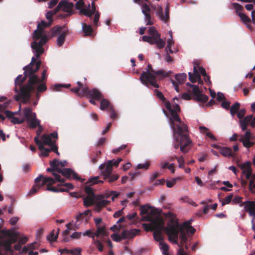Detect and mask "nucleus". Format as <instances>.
I'll list each match as a JSON object with an SVG mask.
<instances>
[{
	"mask_svg": "<svg viewBox=\"0 0 255 255\" xmlns=\"http://www.w3.org/2000/svg\"><path fill=\"white\" fill-rule=\"evenodd\" d=\"M41 64L40 60L37 61L35 57H32L31 62L23 68L24 76L19 75L15 80L14 91L15 93L19 92L17 89L19 86L25 102H29L31 93L35 92L36 84L39 82V79L35 73L39 70Z\"/></svg>",
	"mask_w": 255,
	"mask_h": 255,
	"instance_id": "f257e3e1",
	"label": "nucleus"
},
{
	"mask_svg": "<svg viewBox=\"0 0 255 255\" xmlns=\"http://www.w3.org/2000/svg\"><path fill=\"white\" fill-rule=\"evenodd\" d=\"M167 108L170 110V114L167 116L169 124L173 132L174 140V147L178 149L179 147L183 153H187L190 149L192 141L189 136L187 126L183 122L179 116L175 111H172L170 108L169 103H167Z\"/></svg>",
	"mask_w": 255,
	"mask_h": 255,
	"instance_id": "f03ea898",
	"label": "nucleus"
},
{
	"mask_svg": "<svg viewBox=\"0 0 255 255\" xmlns=\"http://www.w3.org/2000/svg\"><path fill=\"white\" fill-rule=\"evenodd\" d=\"M171 73H172L171 71L167 72L163 70L155 71L153 69L151 65L149 64L147 66V71H144L141 73L140 80L147 87L150 85L155 88H158L159 86L156 83V76H158L159 80H162L168 77Z\"/></svg>",
	"mask_w": 255,
	"mask_h": 255,
	"instance_id": "7ed1b4c3",
	"label": "nucleus"
},
{
	"mask_svg": "<svg viewBox=\"0 0 255 255\" xmlns=\"http://www.w3.org/2000/svg\"><path fill=\"white\" fill-rule=\"evenodd\" d=\"M55 183V180L53 178L48 177H46L40 174L35 179V185H34L29 192L28 195L31 196L34 193H36L39 189L45 185H47L46 190L53 192H59V191H63L65 190L62 188H57L55 186H52Z\"/></svg>",
	"mask_w": 255,
	"mask_h": 255,
	"instance_id": "20e7f679",
	"label": "nucleus"
},
{
	"mask_svg": "<svg viewBox=\"0 0 255 255\" xmlns=\"http://www.w3.org/2000/svg\"><path fill=\"white\" fill-rule=\"evenodd\" d=\"M164 215L166 218L170 219L167 223V227L164 228L169 240L175 244H178L179 224L176 218V216L171 212L165 213Z\"/></svg>",
	"mask_w": 255,
	"mask_h": 255,
	"instance_id": "39448f33",
	"label": "nucleus"
},
{
	"mask_svg": "<svg viewBox=\"0 0 255 255\" xmlns=\"http://www.w3.org/2000/svg\"><path fill=\"white\" fill-rule=\"evenodd\" d=\"M111 162V161H110L108 164H106L105 163H103L99 167L104 179L110 183L116 181L120 177L119 175L118 174H112L113 169H112Z\"/></svg>",
	"mask_w": 255,
	"mask_h": 255,
	"instance_id": "423d86ee",
	"label": "nucleus"
},
{
	"mask_svg": "<svg viewBox=\"0 0 255 255\" xmlns=\"http://www.w3.org/2000/svg\"><path fill=\"white\" fill-rule=\"evenodd\" d=\"M51 36L54 37L58 34H60L57 37V44L58 46H61L65 41L66 35L69 34V30L66 25L62 26H55L51 29Z\"/></svg>",
	"mask_w": 255,
	"mask_h": 255,
	"instance_id": "0eeeda50",
	"label": "nucleus"
},
{
	"mask_svg": "<svg viewBox=\"0 0 255 255\" xmlns=\"http://www.w3.org/2000/svg\"><path fill=\"white\" fill-rule=\"evenodd\" d=\"M23 113L30 128L34 129L40 124V121L36 118L35 113L32 112V108L25 107L23 109Z\"/></svg>",
	"mask_w": 255,
	"mask_h": 255,
	"instance_id": "6e6552de",
	"label": "nucleus"
},
{
	"mask_svg": "<svg viewBox=\"0 0 255 255\" xmlns=\"http://www.w3.org/2000/svg\"><path fill=\"white\" fill-rule=\"evenodd\" d=\"M154 94L162 102H164L165 103V107H166L167 110L168 111V112H167L164 109H163V112L164 114H165V115L166 116L167 118V116L170 115V114L171 113L170 112V110H168V108L166 107L167 106L166 105H167V103H169L170 109L172 111H173V112L175 111L176 114L179 115V113L181 111L180 108V106H179V105H178L177 104L175 103V104H173L172 106H171L170 102L169 101H167L166 100V98H165V97L164 96L163 94L160 91H159V90H158L157 89L154 90Z\"/></svg>",
	"mask_w": 255,
	"mask_h": 255,
	"instance_id": "1a4fd4ad",
	"label": "nucleus"
},
{
	"mask_svg": "<svg viewBox=\"0 0 255 255\" xmlns=\"http://www.w3.org/2000/svg\"><path fill=\"white\" fill-rule=\"evenodd\" d=\"M40 39L38 42L37 40L33 41L31 43V47L35 52L36 59L39 58L40 55L44 52L43 46L46 43L48 40V37L45 34H42L39 38Z\"/></svg>",
	"mask_w": 255,
	"mask_h": 255,
	"instance_id": "9d476101",
	"label": "nucleus"
},
{
	"mask_svg": "<svg viewBox=\"0 0 255 255\" xmlns=\"http://www.w3.org/2000/svg\"><path fill=\"white\" fill-rule=\"evenodd\" d=\"M151 8L156 11V15L162 21L167 23L169 19V5L167 4L164 9V13L163 12V8L161 5H152Z\"/></svg>",
	"mask_w": 255,
	"mask_h": 255,
	"instance_id": "9b49d317",
	"label": "nucleus"
},
{
	"mask_svg": "<svg viewBox=\"0 0 255 255\" xmlns=\"http://www.w3.org/2000/svg\"><path fill=\"white\" fill-rule=\"evenodd\" d=\"M81 95H84L88 98L95 99L97 101L101 100L103 97L102 93L98 89L93 88L90 90L87 86L82 89Z\"/></svg>",
	"mask_w": 255,
	"mask_h": 255,
	"instance_id": "f8f14e48",
	"label": "nucleus"
},
{
	"mask_svg": "<svg viewBox=\"0 0 255 255\" xmlns=\"http://www.w3.org/2000/svg\"><path fill=\"white\" fill-rule=\"evenodd\" d=\"M57 164L58 160L56 159H54L50 162V167L47 168L46 171L48 172H51L52 174L55 177V179H53L55 180V182H65V179L62 178L61 176L58 174L59 167H57Z\"/></svg>",
	"mask_w": 255,
	"mask_h": 255,
	"instance_id": "ddd939ff",
	"label": "nucleus"
},
{
	"mask_svg": "<svg viewBox=\"0 0 255 255\" xmlns=\"http://www.w3.org/2000/svg\"><path fill=\"white\" fill-rule=\"evenodd\" d=\"M51 24V21L47 22L44 20H42L40 23L38 24L37 29L34 30L33 38L34 40H39L41 36V35L44 32V28L50 26Z\"/></svg>",
	"mask_w": 255,
	"mask_h": 255,
	"instance_id": "4468645a",
	"label": "nucleus"
},
{
	"mask_svg": "<svg viewBox=\"0 0 255 255\" xmlns=\"http://www.w3.org/2000/svg\"><path fill=\"white\" fill-rule=\"evenodd\" d=\"M59 173H61L64 177L68 179L73 178L77 180H80L78 175L71 168L60 169L59 168L58 174H59Z\"/></svg>",
	"mask_w": 255,
	"mask_h": 255,
	"instance_id": "2eb2a0df",
	"label": "nucleus"
},
{
	"mask_svg": "<svg viewBox=\"0 0 255 255\" xmlns=\"http://www.w3.org/2000/svg\"><path fill=\"white\" fill-rule=\"evenodd\" d=\"M212 146L219 149L220 153L225 157H234L235 156V154L233 152L232 149L230 147H222L216 144H212Z\"/></svg>",
	"mask_w": 255,
	"mask_h": 255,
	"instance_id": "dca6fc26",
	"label": "nucleus"
},
{
	"mask_svg": "<svg viewBox=\"0 0 255 255\" xmlns=\"http://www.w3.org/2000/svg\"><path fill=\"white\" fill-rule=\"evenodd\" d=\"M244 205L246 212H248L250 216H255V202L253 201H246L242 203L240 206Z\"/></svg>",
	"mask_w": 255,
	"mask_h": 255,
	"instance_id": "f3484780",
	"label": "nucleus"
},
{
	"mask_svg": "<svg viewBox=\"0 0 255 255\" xmlns=\"http://www.w3.org/2000/svg\"><path fill=\"white\" fill-rule=\"evenodd\" d=\"M250 162H246L243 164H238V166L242 170V173L246 175L247 179H250L252 176V170Z\"/></svg>",
	"mask_w": 255,
	"mask_h": 255,
	"instance_id": "a211bd4d",
	"label": "nucleus"
},
{
	"mask_svg": "<svg viewBox=\"0 0 255 255\" xmlns=\"http://www.w3.org/2000/svg\"><path fill=\"white\" fill-rule=\"evenodd\" d=\"M73 7V4L72 3H68L66 1H61L58 5L57 6V9L59 11L60 9H62L63 11L70 13V15L72 13V8Z\"/></svg>",
	"mask_w": 255,
	"mask_h": 255,
	"instance_id": "6ab92c4d",
	"label": "nucleus"
},
{
	"mask_svg": "<svg viewBox=\"0 0 255 255\" xmlns=\"http://www.w3.org/2000/svg\"><path fill=\"white\" fill-rule=\"evenodd\" d=\"M140 231L137 229H132L130 230H123L121 234V237L122 239H130L134 238L136 235L139 233Z\"/></svg>",
	"mask_w": 255,
	"mask_h": 255,
	"instance_id": "aec40b11",
	"label": "nucleus"
},
{
	"mask_svg": "<svg viewBox=\"0 0 255 255\" xmlns=\"http://www.w3.org/2000/svg\"><path fill=\"white\" fill-rule=\"evenodd\" d=\"M202 93V91L198 88L197 94L192 95L195 96V98H194V100L197 102L205 103L208 101L209 98L207 95L203 94Z\"/></svg>",
	"mask_w": 255,
	"mask_h": 255,
	"instance_id": "412c9836",
	"label": "nucleus"
},
{
	"mask_svg": "<svg viewBox=\"0 0 255 255\" xmlns=\"http://www.w3.org/2000/svg\"><path fill=\"white\" fill-rule=\"evenodd\" d=\"M110 201L106 200H102L98 201L96 204L95 210L97 212H99L101 211L103 207H106L109 205Z\"/></svg>",
	"mask_w": 255,
	"mask_h": 255,
	"instance_id": "4be33fe9",
	"label": "nucleus"
},
{
	"mask_svg": "<svg viewBox=\"0 0 255 255\" xmlns=\"http://www.w3.org/2000/svg\"><path fill=\"white\" fill-rule=\"evenodd\" d=\"M40 246V244L34 242L31 244H29L27 246H24L22 250L21 253H26L28 250H33L37 249Z\"/></svg>",
	"mask_w": 255,
	"mask_h": 255,
	"instance_id": "5701e85b",
	"label": "nucleus"
},
{
	"mask_svg": "<svg viewBox=\"0 0 255 255\" xmlns=\"http://www.w3.org/2000/svg\"><path fill=\"white\" fill-rule=\"evenodd\" d=\"M78 87L76 88H73L71 89V91L77 94L78 96L83 97L84 95H81L82 92V89L85 88V86H84L83 84H82L80 82H77Z\"/></svg>",
	"mask_w": 255,
	"mask_h": 255,
	"instance_id": "b1692460",
	"label": "nucleus"
},
{
	"mask_svg": "<svg viewBox=\"0 0 255 255\" xmlns=\"http://www.w3.org/2000/svg\"><path fill=\"white\" fill-rule=\"evenodd\" d=\"M82 30L86 36H90L93 31V29L90 25H88L85 23H82Z\"/></svg>",
	"mask_w": 255,
	"mask_h": 255,
	"instance_id": "393cba45",
	"label": "nucleus"
},
{
	"mask_svg": "<svg viewBox=\"0 0 255 255\" xmlns=\"http://www.w3.org/2000/svg\"><path fill=\"white\" fill-rule=\"evenodd\" d=\"M110 107H113V106L111 104L109 100L106 99H103L101 100L100 106L101 110L104 111L108 109L109 111Z\"/></svg>",
	"mask_w": 255,
	"mask_h": 255,
	"instance_id": "a878e982",
	"label": "nucleus"
},
{
	"mask_svg": "<svg viewBox=\"0 0 255 255\" xmlns=\"http://www.w3.org/2000/svg\"><path fill=\"white\" fill-rule=\"evenodd\" d=\"M178 231L180 233L179 237L181 240V245L183 246L187 241V233L183 229H179V226H178Z\"/></svg>",
	"mask_w": 255,
	"mask_h": 255,
	"instance_id": "bb28decb",
	"label": "nucleus"
},
{
	"mask_svg": "<svg viewBox=\"0 0 255 255\" xmlns=\"http://www.w3.org/2000/svg\"><path fill=\"white\" fill-rule=\"evenodd\" d=\"M41 139L42 140V142L45 145H47L48 146L52 145V144L54 143L51 138L50 136L48 134H44L41 137Z\"/></svg>",
	"mask_w": 255,
	"mask_h": 255,
	"instance_id": "cd10ccee",
	"label": "nucleus"
},
{
	"mask_svg": "<svg viewBox=\"0 0 255 255\" xmlns=\"http://www.w3.org/2000/svg\"><path fill=\"white\" fill-rule=\"evenodd\" d=\"M240 103L238 102H236L231 107V108L229 109L230 111V114L232 117L235 116V115L237 114V112L240 109Z\"/></svg>",
	"mask_w": 255,
	"mask_h": 255,
	"instance_id": "c85d7f7f",
	"label": "nucleus"
},
{
	"mask_svg": "<svg viewBox=\"0 0 255 255\" xmlns=\"http://www.w3.org/2000/svg\"><path fill=\"white\" fill-rule=\"evenodd\" d=\"M61 183L57 185V187H55L57 188H62L65 190L63 192H65L68 190V189H72L74 188V186L71 183H64L60 182Z\"/></svg>",
	"mask_w": 255,
	"mask_h": 255,
	"instance_id": "c756f323",
	"label": "nucleus"
},
{
	"mask_svg": "<svg viewBox=\"0 0 255 255\" xmlns=\"http://www.w3.org/2000/svg\"><path fill=\"white\" fill-rule=\"evenodd\" d=\"M106 235V228L105 226H98L97 227V231L95 233V236L97 237H100V236H105Z\"/></svg>",
	"mask_w": 255,
	"mask_h": 255,
	"instance_id": "7c9ffc66",
	"label": "nucleus"
},
{
	"mask_svg": "<svg viewBox=\"0 0 255 255\" xmlns=\"http://www.w3.org/2000/svg\"><path fill=\"white\" fill-rule=\"evenodd\" d=\"M142 13L144 15V20L146 22L147 25H151L153 24V22L151 20V16L150 12H146L144 10H142Z\"/></svg>",
	"mask_w": 255,
	"mask_h": 255,
	"instance_id": "2f4dec72",
	"label": "nucleus"
},
{
	"mask_svg": "<svg viewBox=\"0 0 255 255\" xmlns=\"http://www.w3.org/2000/svg\"><path fill=\"white\" fill-rule=\"evenodd\" d=\"M36 89L38 93H43L47 90V86L45 83L40 82L36 84Z\"/></svg>",
	"mask_w": 255,
	"mask_h": 255,
	"instance_id": "473e14b6",
	"label": "nucleus"
},
{
	"mask_svg": "<svg viewBox=\"0 0 255 255\" xmlns=\"http://www.w3.org/2000/svg\"><path fill=\"white\" fill-rule=\"evenodd\" d=\"M175 78L178 82L181 84L185 82L187 75L185 73L177 74L175 75Z\"/></svg>",
	"mask_w": 255,
	"mask_h": 255,
	"instance_id": "72a5a7b5",
	"label": "nucleus"
},
{
	"mask_svg": "<svg viewBox=\"0 0 255 255\" xmlns=\"http://www.w3.org/2000/svg\"><path fill=\"white\" fill-rule=\"evenodd\" d=\"M239 141L243 143V145L246 148H250L253 145V142L250 140H244L243 135H241Z\"/></svg>",
	"mask_w": 255,
	"mask_h": 255,
	"instance_id": "f704fd0d",
	"label": "nucleus"
},
{
	"mask_svg": "<svg viewBox=\"0 0 255 255\" xmlns=\"http://www.w3.org/2000/svg\"><path fill=\"white\" fill-rule=\"evenodd\" d=\"M71 86V85L68 84H56L52 86L51 89L54 91H61V88H69Z\"/></svg>",
	"mask_w": 255,
	"mask_h": 255,
	"instance_id": "c9c22d12",
	"label": "nucleus"
},
{
	"mask_svg": "<svg viewBox=\"0 0 255 255\" xmlns=\"http://www.w3.org/2000/svg\"><path fill=\"white\" fill-rule=\"evenodd\" d=\"M94 197L87 196L84 199V205L86 207L90 206L94 204Z\"/></svg>",
	"mask_w": 255,
	"mask_h": 255,
	"instance_id": "e433bc0d",
	"label": "nucleus"
},
{
	"mask_svg": "<svg viewBox=\"0 0 255 255\" xmlns=\"http://www.w3.org/2000/svg\"><path fill=\"white\" fill-rule=\"evenodd\" d=\"M148 34L152 37H156L159 38L160 37V34L158 32L155 28L153 26L150 27L148 29Z\"/></svg>",
	"mask_w": 255,
	"mask_h": 255,
	"instance_id": "4c0bfd02",
	"label": "nucleus"
},
{
	"mask_svg": "<svg viewBox=\"0 0 255 255\" xmlns=\"http://www.w3.org/2000/svg\"><path fill=\"white\" fill-rule=\"evenodd\" d=\"M80 12L81 13H82L90 18H91L93 15V12H91L90 5H89L88 7L87 8L81 9Z\"/></svg>",
	"mask_w": 255,
	"mask_h": 255,
	"instance_id": "58836bf2",
	"label": "nucleus"
},
{
	"mask_svg": "<svg viewBox=\"0 0 255 255\" xmlns=\"http://www.w3.org/2000/svg\"><path fill=\"white\" fill-rule=\"evenodd\" d=\"M87 182L88 183H91L93 185V184H98V183L102 184V183H104V181L103 180H99V176H95V177H93L90 178L88 180Z\"/></svg>",
	"mask_w": 255,
	"mask_h": 255,
	"instance_id": "ea45409f",
	"label": "nucleus"
},
{
	"mask_svg": "<svg viewBox=\"0 0 255 255\" xmlns=\"http://www.w3.org/2000/svg\"><path fill=\"white\" fill-rule=\"evenodd\" d=\"M58 11V10L57 9V7L54 10L48 11L46 14V18L49 20V21H51V22H52V18L53 15L55 14Z\"/></svg>",
	"mask_w": 255,
	"mask_h": 255,
	"instance_id": "a19ab883",
	"label": "nucleus"
},
{
	"mask_svg": "<svg viewBox=\"0 0 255 255\" xmlns=\"http://www.w3.org/2000/svg\"><path fill=\"white\" fill-rule=\"evenodd\" d=\"M34 141L35 143L38 146V149L40 151H42L45 149V147L44 146V144L43 142L39 139V137L38 136H35L34 137Z\"/></svg>",
	"mask_w": 255,
	"mask_h": 255,
	"instance_id": "79ce46f5",
	"label": "nucleus"
},
{
	"mask_svg": "<svg viewBox=\"0 0 255 255\" xmlns=\"http://www.w3.org/2000/svg\"><path fill=\"white\" fill-rule=\"evenodd\" d=\"M151 208L150 206L147 205H142L140 207V214L144 215L147 214L149 213V209Z\"/></svg>",
	"mask_w": 255,
	"mask_h": 255,
	"instance_id": "37998d69",
	"label": "nucleus"
},
{
	"mask_svg": "<svg viewBox=\"0 0 255 255\" xmlns=\"http://www.w3.org/2000/svg\"><path fill=\"white\" fill-rule=\"evenodd\" d=\"M160 249L163 250V254L164 255H168V251L169 249L168 246L166 244L163 243V242H161L160 243Z\"/></svg>",
	"mask_w": 255,
	"mask_h": 255,
	"instance_id": "c03bdc74",
	"label": "nucleus"
},
{
	"mask_svg": "<svg viewBox=\"0 0 255 255\" xmlns=\"http://www.w3.org/2000/svg\"><path fill=\"white\" fill-rule=\"evenodd\" d=\"M59 230L58 229L57 232L56 233V234L55 235L54 233V231H53L49 235V236L47 237L48 240L52 242L55 241L57 238H58V235L59 234Z\"/></svg>",
	"mask_w": 255,
	"mask_h": 255,
	"instance_id": "a18cd8bd",
	"label": "nucleus"
},
{
	"mask_svg": "<svg viewBox=\"0 0 255 255\" xmlns=\"http://www.w3.org/2000/svg\"><path fill=\"white\" fill-rule=\"evenodd\" d=\"M155 44H156L158 48L161 49L164 47L165 42L159 37V38H157V39L156 40V42Z\"/></svg>",
	"mask_w": 255,
	"mask_h": 255,
	"instance_id": "49530a36",
	"label": "nucleus"
},
{
	"mask_svg": "<svg viewBox=\"0 0 255 255\" xmlns=\"http://www.w3.org/2000/svg\"><path fill=\"white\" fill-rule=\"evenodd\" d=\"M194 64H195V65H194V68H193V72L194 73V74L197 77V81L198 80L199 84L202 85L203 84V81L201 79L200 75L198 73V71L196 66L195 65V63H194Z\"/></svg>",
	"mask_w": 255,
	"mask_h": 255,
	"instance_id": "de8ad7c7",
	"label": "nucleus"
},
{
	"mask_svg": "<svg viewBox=\"0 0 255 255\" xmlns=\"http://www.w3.org/2000/svg\"><path fill=\"white\" fill-rule=\"evenodd\" d=\"M154 239L160 243L162 242L163 239L161 236V233L160 231L155 232L153 233Z\"/></svg>",
	"mask_w": 255,
	"mask_h": 255,
	"instance_id": "09e8293b",
	"label": "nucleus"
},
{
	"mask_svg": "<svg viewBox=\"0 0 255 255\" xmlns=\"http://www.w3.org/2000/svg\"><path fill=\"white\" fill-rule=\"evenodd\" d=\"M233 197V195L232 194L226 197L222 202V206H224L226 204H229L231 202Z\"/></svg>",
	"mask_w": 255,
	"mask_h": 255,
	"instance_id": "8fccbe9b",
	"label": "nucleus"
},
{
	"mask_svg": "<svg viewBox=\"0 0 255 255\" xmlns=\"http://www.w3.org/2000/svg\"><path fill=\"white\" fill-rule=\"evenodd\" d=\"M3 246L5 250L8 253H13V251L11 249V245L10 243L6 242V241L3 243Z\"/></svg>",
	"mask_w": 255,
	"mask_h": 255,
	"instance_id": "3c124183",
	"label": "nucleus"
},
{
	"mask_svg": "<svg viewBox=\"0 0 255 255\" xmlns=\"http://www.w3.org/2000/svg\"><path fill=\"white\" fill-rule=\"evenodd\" d=\"M238 15L240 17L242 20L244 22L247 23L251 22V19L246 14L241 12H239Z\"/></svg>",
	"mask_w": 255,
	"mask_h": 255,
	"instance_id": "603ef678",
	"label": "nucleus"
},
{
	"mask_svg": "<svg viewBox=\"0 0 255 255\" xmlns=\"http://www.w3.org/2000/svg\"><path fill=\"white\" fill-rule=\"evenodd\" d=\"M25 121L24 118L19 119L17 117H13L12 119H11V122L13 124H20L23 123Z\"/></svg>",
	"mask_w": 255,
	"mask_h": 255,
	"instance_id": "864d4df0",
	"label": "nucleus"
},
{
	"mask_svg": "<svg viewBox=\"0 0 255 255\" xmlns=\"http://www.w3.org/2000/svg\"><path fill=\"white\" fill-rule=\"evenodd\" d=\"M123 161V159L122 158H118L117 160H114V159L113 160H109L108 161L107 163H106V164H108L109 162L110 161H111V164H112V169H113V166H116L117 167L119 163L122 161Z\"/></svg>",
	"mask_w": 255,
	"mask_h": 255,
	"instance_id": "5fc2aeb1",
	"label": "nucleus"
},
{
	"mask_svg": "<svg viewBox=\"0 0 255 255\" xmlns=\"http://www.w3.org/2000/svg\"><path fill=\"white\" fill-rule=\"evenodd\" d=\"M85 191L88 194V196L95 197V194L94 193L93 190L89 186H86V187L85 188Z\"/></svg>",
	"mask_w": 255,
	"mask_h": 255,
	"instance_id": "6e6d98bb",
	"label": "nucleus"
},
{
	"mask_svg": "<svg viewBox=\"0 0 255 255\" xmlns=\"http://www.w3.org/2000/svg\"><path fill=\"white\" fill-rule=\"evenodd\" d=\"M109 111L110 112L111 118L113 120L116 119L117 117V113L115 111L114 107H110V110Z\"/></svg>",
	"mask_w": 255,
	"mask_h": 255,
	"instance_id": "4d7b16f0",
	"label": "nucleus"
},
{
	"mask_svg": "<svg viewBox=\"0 0 255 255\" xmlns=\"http://www.w3.org/2000/svg\"><path fill=\"white\" fill-rule=\"evenodd\" d=\"M83 218H84V214L81 213L79 215H78V216H77V217H76L77 221L74 225L75 229H77L79 228V224H78V223L79 221H82L83 220Z\"/></svg>",
	"mask_w": 255,
	"mask_h": 255,
	"instance_id": "13d9d810",
	"label": "nucleus"
},
{
	"mask_svg": "<svg viewBox=\"0 0 255 255\" xmlns=\"http://www.w3.org/2000/svg\"><path fill=\"white\" fill-rule=\"evenodd\" d=\"M177 162L179 163V167L180 168H184V159L182 155L177 158Z\"/></svg>",
	"mask_w": 255,
	"mask_h": 255,
	"instance_id": "bf43d9fd",
	"label": "nucleus"
},
{
	"mask_svg": "<svg viewBox=\"0 0 255 255\" xmlns=\"http://www.w3.org/2000/svg\"><path fill=\"white\" fill-rule=\"evenodd\" d=\"M94 244L98 249L99 251L102 252L103 250V245L101 241L98 240H95L94 239Z\"/></svg>",
	"mask_w": 255,
	"mask_h": 255,
	"instance_id": "052dcab7",
	"label": "nucleus"
},
{
	"mask_svg": "<svg viewBox=\"0 0 255 255\" xmlns=\"http://www.w3.org/2000/svg\"><path fill=\"white\" fill-rule=\"evenodd\" d=\"M111 237L113 240L116 242H119L122 240L121 236L117 233L113 234Z\"/></svg>",
	"mask_w": 255,
	"mask_h": 255,
	"instance_id": "680f3d73",
	"label": "nucleus"
},
{
	"mask_svg": "<svg viewBox=\"0 0 255 255\" xmlns=\"http://www.w3.org/2000/svg\"><path fill=\"white\" fill-rule=\"evenodd\" d=\"M186 85L189 86V87H190L191 88H192V94H197V92L198 91V89L199 88L198 86H197V85H193V84H190L189 83H187L186 84Z\"/></svg>",
	"mask_w": 255,
	"mask_h": 255,
	"instance_id": "e2e57ef3",
	"label": "nucleus"
},
{
	"mask_svg": "<svg viewBox=\"0 0 255 255\" xmlns=\"http://www.w3.org/2000/svg\"><path fill=\"white\" fill-rule=\"evenodd\" d=\"M246 114V110L245 109H242L241 110L239 109L238 112H237V117L239 119H242Z\"/></svg>",
	"mask_w": 255,
	"mask_h": 255,
	"instance_id": "0e129e2a",
	"label": "nucleus"
},
{
	"mask_svg": "<svg viewBox=\"0 0 255 255\" xmlns=\"http://www.w3.org/2000/svg\"><path fill=\"white\" fill-rule=\"evenodd\" d=\"M178 178H173L171 180H167L166 181V186L168 188L172 187L176 183L177 180Z\"/></svg>",
	"mask_w": 255,
	"mask_h": 255,
	"instance_id": "69168bd1",
	"label": "nucleus"
},
{
	"mask_svg": "<svg viewBox=\"0 0 255 255\" xmlns=\"http://www.w3.org/2000/svg\"><path fill=\"white\" fill-rule=\"evenodd\" d=\"M233 7L236 10V12L238 13L239 11H243L244 10L243 7L238 3H233L232 4Z\"/></svg>",
	"mask_w": 255,
	"mask_h": 255,
	"instance_id": "338daca9",
	"label": "nucleus"
},
{
	"mask_svg": "<svg viewBox=\"0 0 255 255\" xmlns=\"http://www.w3.org/2000/svg\"><path fill=\"white\" fill-rule=\"evenodd\" d=\"M84 5V2H83V0H78L75 4V8L77 9L81 10V9H82L83 6Z\"/></svg>",
	"mask_w": 255,
	"mask_h": 255,
	"instance_id": "774afa93",
	"label": "nucleus"
}]
</instances>
